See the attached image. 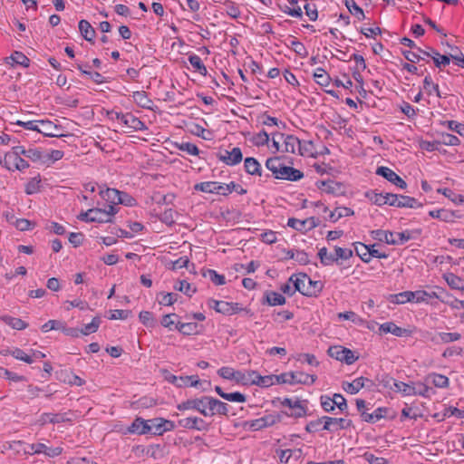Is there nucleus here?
I'll return each instance as SVG.
<instances>
[{
    "mask_svg": "<svg viewBox=\"0 0 464 464\" xmlns=\"http://www.w3.org/2000/svg\"><path fill=\"white\" fill-rule=\"evenodd\" d=\"M381 333L384 334H392L395 336H411L412 334V331L405 328H401L397 326L393 322H387L382 324L379 327Z\"/></svg>",
    "mask_w": 464,
    "mask_h": 464,
    "instance_id": "obj_16",
    "label": "nucleus"
},
{
    "mask_svg": "<svg viewBox=\"0 0 464 464\" xmlns=\"http://www.w3.org/2000/svg\"><path fill=\"white\" fill-rule=\"evenodd\" d=\"M266 166L276 179L296 181L304 177L303 172L299 169L285 166L279 157L268 159Z\"/></svg>",
    "mask_w": 464,
    "mask_h": 464,
    "instance_id": "obj_1",
    "label": "nucleus"
},
{
    "mask_svg": "<svg viewBox=\"0 0 464 464\" xmlns=\"http://www.w3.org/2000/svg\"><path fill=\"white\" fill-rule=\"evenodd\" d=\"M229 185L220 184L215 181H206L198 183L194 186L195 190L205 193H215L219 195H227L230 193Z\"/></svg>",
    "mask_w": 464,
    "mask_h": 464,
    "instance_id": "obj_5",
    "label": "nucleus"
},
{
    "mask_svg": "<svg viewBox=\"0 0 464 464\" xmlns=\"http://www.w3.org/2000/svg\"><path fill=\"white\" fill-rule=\"evenodd\" d=\"M344 4L349 12L358 20L362 21L365 18L362 9L355 3L354 0H344Z\"/></svg>",
    "mask_w": 464,
    "mask_h": 464,
    "instance_id": "obj_40",
    "label": "nucleus"
},
{
    "mask_svg": "<svg viewBox=\"0 0 464 464\" xmlns=\"http://www.w3.org/2000/svg\"><path fill=\"white\" fill-rule=\"evenodd\" d=\"M227 6V14L232 18H238L240 16V10L235 3L227 1L225 3Z\"/></svg>",
    "mask_w": 464,
    "mask_h": 464,
    "instance_id": "obj_63",
    "label": "nucleus"
},
{
    "mask_svg": "<svg viewBox=\"0 0 464 464\" xmlns=\"http://www.w3.org/2000/svg\"><path fill=\"white\" fill-rule=\"evenodd\" d=\"M430 216L434 218H439L445 222H452L457 218L455 212L446 209H437L430 211Z\"/></svg>",
    "mask_w": 464,
    "mask_h": 464,
    "instance_id": "obj_35",
    "label": "nucleus"
},
{
    "mask_svg": "<svg viewBox=\"0 0 464 464\" xmlns=\"http://www.w3.org/2000/svg\"><path fill=\"white\" fill-rule=\"evenodd\" d=\"M443 277L452 289L464 290L463 281L459 276L452 273H446Z\"/></svg>",
    "mask_w": 464,
    "mask_h": 464,
    "instance_id": "obj_39",
    "label": "nucleus"
},
{
    "mask_svg": "<svg viewBox=\"0 0 464 464\" xmlns=\"http://www.w3.org/2000/svg\"><path fill=\"white\" fill-rule=\"evenodd\" d=\"M179 425L185 429H194L201 430L204 428L205 421L198 417H188L179 420Z\"/></svg>",
    "mask_w": 464,
    "mask_h": 464,
    "instance_id": "obj_23",
    "label": "nucleus"
},
{
    "mask_svg": "<svg viewBox=\"0 0 464 464\" xmlns=\"http://www.w3.org/2000/svg\"><path fill=\"white\" fill-rule=\"evenodd\" d=\"M9 170H23L29 167L27 161L16 154H5L3 160L0 161Z\"/></svg>",
    "mask_w": 464,
    "mask_h": 464,
    "instance_id": "obj_8",
    "label": "nucleus"
},
{
    "mask_svg": "<svg viewBox=\"0 0 464 464\" xmlns=\"http://www.w3.org/2000/svg\"><path fill=\"white\" fill-rule=\"evenodd\" d=\"M39 128L38 132L44 134L47 137H60L63 136L62 134L58 133V130L60 128L53 124L50 121H39Z\"/></svg>",
    "mask_w": 464,
    "mask_h": 464,
    "instance_id": "obj_21",
    "label": "nucleus"
},
{
    "mask_svg": "<svg viewBox=\"0 0 464 464\" xmlns=\"http://www.w3.org/2000/svg\"><path fill=\"white\" fill-rule=\"evenodd\" d=\"M334 254H329L326 247H322L318 251V257L320 258V262L323 266H330L335 262V258H334Z\"/></svg>",
    "mask_w": 464,
    "mask_h": 464,
    "instance_id": "obj_49",
    "label": "nucleus"
},
{
    "mask_svg": "<svg viewBox=\"0 0 464 464\" xmlns=\"http://www.w3.org/2000/svg\"><path fill=\"white\" fill-rule=\"evenodd\" d=\"M386 408H378L372 413L362 412V420L366 422L374 423L386 416Z\"/></svg>",
    "mask_w": 464,
    "mask_h": 464,
    "instance_id": "obj_31",
    "label": "nucleus"
},
{
    "mask_svg": "<svg viewBox=\"0 0 464 464\" xmlns=\"http://www.w3.org/2000/svg\"><path fill=\"white\" fill-rule=\"evenodd\" d=\"M63 324H64V323L62 321L49 320L47 323H45L42 326V330L44 332H48L51 330H61L62 331V329H63Z\"/></svg>",
    "mask_w": 464,
    "mask_h": 464,
    "instance_id": "obj_58",
    "label": "nucleus"
},
{
    "mask_svg": "<svg viewBox=\"0 0 464 464\" xmlns=\"http://www.w3.org/2000/svg\"><path fill=\"white\" fill-rule=\"evenodd\" d=\"M250 376H255L253 384L260 387H270L275 383V375L261 376L256 371H250Z\"/></svg>",
    "mask_w": 464,
    "mask_h": 464,
    "instance_id": "obj_25",
    "label": "nucleus"
},
{
    "mask_svg": "<svg viewBox=\"0 0 464 464\" xmlns=\"http://www.w3.org/2000/svg\"><path fill=\"white\" fill-rule=\"evenodd\" d=\"M428 379H430L432 383L438 388H446L449 386V378L445 375L430 373Z\"/></svg>",
    "mask_w": 464,
    "mask_h": 464,
    "instance_id": "obj_47",
    "label": "nucleus"
},
{
    "mask_svg": "<svg viewBox=\"0 0 464 464\" xmlns=\"http://www.w3.org/2000/svg\"><path fill=\"white\" fill-rule=\"evenodd\" d=\"M176 329H178L183 334L189 335L198 332V324L196 323L178 322Z\"/></svg>",
    "mask_w": 464,
    "mask_h": 464,
    "instance_id": "obj_45",
    "label": "nucleus"
},
{
    "mask_svg": "<svg viewBox=\"0 0 464 464\" xmlns=\"http://www.w3.org/2000/svg\"><path fill=\"white\" fill-rule=\"evenodd\" d=\"M149 422L142 418H136L129 428L130 433L147 434L150 433Z\"/></svg>",
    "mask_w": 464,
    "mask_h": 464,
    "instance_id": "obj_26",
    "label": "nucleus"
},
{
    "mask_svg": "<svg viewBox=\"0 0 464 464\" xmlns=\"http://www.w3.org/2000/svg\"><path fill=\"white\" fill-rule=\"evenodd\" d=\"M435 56L433 57V62L437 67L446 66L450 64V56L448 55H442L440 53H433Z\"/></svg>",
    "mask_w": 464,
    "mask_h": 464,
    "instance_id": "obj_62",
    "label": "nucleus"
},
{
    "mask_svg": "<svg viewBox=\"0 0 464 464\" xmlns=\"http://www.w3.org/2000/svg\"><path fill=\"white\" fill-rule=\"evenodd\" d=\"M6 63L11 65L19 64L24 67H28L30 60L23 53L15 51L10 57L6 58Z\"/></svg>",
    "mask_w": 464,
    "mask_h": 464,
    "instance_id": "obj_34",
    "label": "nucleus"
},
{
    "mask_svg": "<svg viewBox=\"0 0 464 464\" xmlns=\"http://www.w3.org/2000/svg\"><path fill=\"white\" fill-rule=\"evenodd\" d=\"M324 425L323 430L329 431H336L338 430H345L352 425V420L344 418H333L324 416Z\"/></svg>",
    "mask_w": 464,
    "mask_h": 464,
    "instance_id": "obj_10",
    "label": "nucleus"
},
{
    "mask_svg": "<svg viewBox=\"0 0 464 464\" xmlns=\"http://www.w3.org/2000/svg\"><path fill=\"white\" fill-rule=\"evenodd\" d=\"M277 136L284 141V151L288 153L299 152L300 155H304L301 141L298 138L293 135H286L283 133L277 134Z\"/></svg>",
    "mask_w": 464,
    "mask_h": 464,
    "instance_id": "obj_11",
    "label": "nucleus"
},
{
    "mask_svg": "<svg viewBox=\"0 0 464 464\" xmlns=\"http://www.w3.org/2000/svg\"><path fill=\"white\" fill-rule=\"evenodd\" d=\"M79 30L86 41L92 42L95 36V30L88 21L81 20L79 22Z\"/></svg>",
    "mask_w": 464,
    "mask_h": 464,
    "instance_id": "obj_29",
    "label": "nucleus"
},
{
    "mask_svg": "<svg viewBox=\"0 0 464 464\" xmlns=\"http://www.w3.org/2000/svg\"><path fill=\"white\" fill-rule=\"evenodd\" d=\"M179 411L196 410L204 416H207V396L199 399L187 400L177 406Z\"/></svg>",
    "mask_w": 464,
    "mask_h": 464,
    "instance_id": "obj_7",
    "label": "nucleus"
},
{
    "mask_svg": "<svg viewBox=\"0 0 464 464\" xmlns=\"http://www.w3.org/2000/svg\"><path fill=\"white\" fill-rule=\"evenodd\" d=\"M327 353L330 357L344 362L348 365L353 364L358 359L352 350L339 345L329 347Z\"/></svg>",
    "mask_w": 464,
    "mask_h": 464,
    "instance_id": "obj_4",
    "label": "nucleus"
},
{
    "mask_svg": "<svg viewBox=\"0 0 464 464\" xmlns=\"http://www.w3.org/2000/svg\"><path fill=\"white\" fill-rule=\"evenodd\" d=\"M101 323L102 321L99 316L93 317L90 324H85L83 328L80 329L81 334L88 335L96 333L100 327Z\"/></svg>",
    "mask_w": 464,
    "mask_h": 464,
    "instance_id": "obj_42",
    "label": "nucleus"
},
{
    "mask_svg": "<svg viewBox=\"0 0 464 464\" xmlns=\"http://www.w3.org/2000/svg\"><path fill=\"white\" fill-rule=\"evenodd\" d=\"M149 422L150 433L154 435H162L164 429L162 428L163 418H154L147 420Z\"/></svg>",
    "mask_w": 464,
    "mask_h": 464,
    "instance_id": "obj_43",
    "label": "nucleus"
},
{
    "mask_svg": "<svg viewBox=\"0 0 464 464\" xmlns=\"http://www.w3.org/2000/svg\"><path fill=\"white\" fill-rule=\"evenodd\" d=\"M174 289L179 292H183L188 296L196 292V289L191 287V285L185 280H181L176 283Z\"/></svg>",
    "mask_w": 464,
    "mask_h": 464,
    "instance_id": "obj_54",
    "label": "nucleus"
},
{
    "mask_svg": "<svg viewBox=\"0 0 464 464\" xmlns=\"http://www.w3.org/2000/svg\"><path fill=\"white\" fill-rule=\"evenodd\" d=\"M423 88L427 92L428 94H431L434 91L438 97H441L440 92L439 90V85L432 82V80L430 76H426L423 81Z\"/></svg>",
    "mask_w": 464,
    "mask_h": 464,
    "instance_id": "obj_53",
    "label": "nucleus"
},
{
    "mask_svg": "<svg viewBox=\"0 0 464 464\" xmlns=\"http://www.w3.org/2000/svg\"><path fill=\"white\" fill-rule=\"evenodd\" d=\"M30 451L35 454L44 453V455L53 458L62 453V448H48L44 443H35L29 446Z\"/></svg>",
    "mask_w": 464,
    "mask_h": 464,
    "instance_id": "obj_19",
    "label": "nucleus"
},
{
    "mask_svg": "<svg viewBox=\"0 0 464 464\" xmlns=\"http://www.w3.org/2000/svg\"><path fill=\"white\" fill-rule=\"evenodd\" d=\"M219 305V313L223 314H235L238 313L241 308L237 303H228L225 301H221V304Z\"/></svg>",
    "mask_w": 464,
    "mask_h": 464,
    "instance_id": "obj_41",
    "label": "nucleus"
},
{
    "mask_svg": "<svg viewBox=\"0 0 464 464\" xmlns=\"http://www.w3.org/2000/svg\"><path fill=\"white\" fill-rule=\"evenodd\" d=\"M373 237L380 241H384L390 245L399 244V241L395 238V235L390 231L384 230H374L372 232Z\"/></svg>",
    "mask_w": 464,
    "mask_h": 464,
    "instance_id": "obj_28",
    "label": "nucleus"
},
{
    "mask_svg": "<svg viewBox=\"0 0 464 464\" xmlns=\"http://www.w3.org/2000/svg\"><path fill=\"white\" fill-rule=\"evenodd\" d=\"M366 378L360 377L353 380L352 382H346L343 384V390L351 394L357 393L364 386Z\"/></svg>",
    "mask_w": 464,
    "mask_h": 464,
    "instance_id": "obj_36",
    "label": "nucleus"
},
{
    "mask_svg": "<svg viewBox=\"0 0 464 464\" xmlns=\"http://www.w3.org/2000/svg\"><path fill=\"white\" fill-rule=\"evenodd\" d=\"M318 188L322 189L323 191L328 193V194H334V195H343L345 192L344 186L340 183L336 182L334 180H325V181H318L316 183Z\"/></svg>",
    "mask_w": 464,
    "mask_h": 464,
    "instance_id": "obj_15",
    "label": "nucleus"
},
{
    "mask_svg": "<svg viewBox=\"0 0 464 464\" xmlns=\"http://www.w3.org/2000/svg\"><path fill=\"white\" fill-rule=\"evenodd\" d=\"M0 320L15 330H24L28 326L22 319L14 318L10 315H2L0 316Z\"/></svg>",
    "mask_w": 464,
    "mask_h": 464,
    "instance_id": "obj_32",
    "label": "nucleus"
},
{
    "mask_svg": "<svg viewBox=\"0 0 464 464\" xmlns=\"http://www.w3.org/2000/svg\"><path fill=\"white\" fill-rule=\"evenodd\" d=\"M219 160L223 161L227 165L233 166L241 162L243 155L239 148H233L231 151H225V154H219L218 156Z\"/></svg>",
    "mask_w": 464,
    "mask_h": 464,
    "instance_id": "obj_17",
    "label": "nucleus"
},
{
    "mask_svg": "<svg viewBox=\"0 0 464 464\" xmlns=\"http://www.w3.org/2000/svg\"><path fill=\"white\" fill-rule=\"evenodd\" d=\"M292 384H313L316 381V375L308 374L302 372H289Z\"/></svg>",
    "mask_w": 464,
    "mask_h": 464,
    "instance_id": "obj_22",
    "label": "nucleus"
},
{
    "mask_svg": "<svg viewBox=\"0 0 464 464\" xmlns=\"http://www.w3.org/2000/svg\"><path fill=\"white\" fill-rule=\"evenodd\" d=\"M70 413H44L41 415L39 422L41 425H44L47 422L50 423H61L72 421V417H70Z\"/></svg>",
    "mask_w": 464,
    "mask_h": 464,
    "instance_id": "obj_18",
    "label": "nucleus"
},
{
    "mask_svg": "<svg viewBox=\"0 0 464 464\" xmlns=\"http://www.w3.org/2000/svg\"><path fill=\"white\" fill-rule=\"evenodd\" d=\"M25 157L33 161H44V157L41 150L30 148L26 150Z\"/></svg>",
    "mask_w": 464,
    "mask_h": 464,
    "instance_id": "obj_59",
    "label": "nucleus"
},
{
    "mask_svg": "<svg viewBox=\"0 0 464 464\" xmlns=\"http://www.w3.org/2000/svg\"><path fill=\"white\" fill-rule=\"evenodd\" d=\"M133 101L141 108L150 109L152 101L148 98L144 91L134 92L132 94Z\"/></svg>",
    "mask_w": 464,
    "mask_h": 464,
    "instance_id": "obj_30",
    "label": "nucleus"
},
{
    "mask_svg": "<svg viewBox=\"0 0 464 464\" xmlns=\"http://www.w3.org/2000/svg\"><path fill=\"white\" fill-rule=\"evenodd\" d=\"M246 171L250 175H261V166L255 158H246L245 160Z\"/></svg>",
    "mask_w": 464,
    "mask_h": 464,
    "instance_id": "obj_38",
    "label": "nucleus"
},
{
    "mask_svg": "<svg viewBox=\"0 0 464 464\" xmlns=\"http://www.w3.org/2000/svg\"><path fill=\"white\" fill-rule=\"evenodd\" d=\"M354 214L353 210L346 207H337L330 212L329 218L333 222H336L338 219L343 217H350Z\"/></svg>",
    "mask_w": 464,
    "mask_h": 464,
    "instance_id": "obj_33",
    "label": "nucleus"
},
{
    "mask_svg": "<svg viewBox=\"0 0 464 464\" xmlns=\"http://www.w3.org/2000/svg\"><path fill=\"white\" fill-rule=\"evenodd\" d=\"M188 61L193 68L196 69L201 75L205 76L208 73L207 68L201 61V58L197 54L189 55Z\"/></svg>",
    "mask_w": 464,
    "mask_h": 464,
    "instance_id": "obj_44",
    "label": "nucleus"
},
{
    "mask_svg": "<svg viewBox=\"0 0 464 464\" xmlns=\"http://www.w3.org/2000/svg\"><path fill=\"white\" fill-rule=\"evenodd\" d=\"M355 251L363 262L369 263L371 261L370 248L366 245L356 243Z\"/></svg>",
    "mask_w": 464,
    "mask_h": 464,
    "instance_id": "obj_48",
    "label": "nucleus"
},
{
    "mask_svg": "<svg viewBox=\"0 0 464 464\" xmlns=\"http://www.w3.org/2000/svg\"><path fill=\"white\" fill-rule=\"evenodd\" d=\"M266 301L270 305H282L285 303V298L276 292H268L266 295Z\"/></svg>",
    "mask_w": 464,
    "mask_h": 464,
    "instance_id": "obj_50",
    "label": "nucleus"
},
{
    "mask_svg": "<svg viewBox=\"0 0 464 464\" xmlns=\"http://www.w3.org/2000/svg\"><path fill=\"white\" fill-rule=\"evenodd\" d=\"M179 149L182 151H186L190 155H198L199 150L198 147L190 142H182L178 145Z\"/></svg>",
    "mask_w": 464,
    "mask_h": 464,
    "instance_id": "obj_60",
    "label": "nucleus"
},
{
    "mask_svg": "<svg viewBox=\"0 0 464 464\" xmlns=\"http://www.w3.org/2000/svg\"><path fill=\"white\" fill-rule=\"evenodd\" d=\"M99 194L105 201L113 207L121 202V197H122L121 191L110 188L105 189L101 188Z\"/></svg>",
    "mask_w": 464,
    "mask_h": 464,
    "instance_id": "obj_20",
    "label": "nucleus"
},
{
    "mask_svg": "<svg viewBox=\"0 0 464 464\" xmlns=\"http://www.w3.org/2000/svg\"><path fill=\"white\" fill-rule=\"evenodd\" d=\"M117 213V208L109 205L108 209L99 208H90L85 212H82L78 216V219L85 222L108 223L111 222L112 217Z\"/></svg>",
    "mask_w": 464,
    "mask_h": 464,
    "instance_id": "obj_3",
    "label": "nucleus"
},
{
    "mask_svg": "<svg viewBox=\"0 0 464 464\" xmlns=\"http://www.w3.org/2000/svg\"><path fill=\"white\" fill-rule=\"evenodd\" d=\"M156 405V401L153 398L143 397L137 401L132 402L135 409H148Z\"/></svg>",
    "mask_w": 464,
    "mask_h": 464,
    "instance_id": "obj_51",
    "label": "nucleus"
},
{
    "mask_svg": "<svg viewBox=\"0 0 464 464\" xmlns=\"http://www.w3.org/2000/svg\"><path fill=\"white\" fill-rule=\"evenodd\" d=\"M116 119L119 120L126 128L132 129L135 130H146V125L138 118H136L131 113H119L113 112Z\"/></svg>",
    "mask_w": 464,
    "mask_h": 464,
    "instance_id": "obj_9",
    "label": "nucleus"
},
{
    "mask_svg": "<svg viewBox=\"0 0 464 464\" xmlns=\"http://www.w3.org/2000/svg\"><path fill=\"white\" fill-rule=\"evenodd\" d=\"M289 281L295 285V290L306 296L316 295L322 289L320 282L311 280L305 274L293 275Z\"/></svg>",
    "mask_w": 464,
    "mask_h": 464,
    "instance_id": "obj_2",
    "label": "nucleus"
},
{
    "mask_svg": "<svg viewBox=\"0 0 464 464\" xmlns=\"http://www.w3.org/2000/svg\"><path fill=\"white\" fill-rule=\"evenodd\" d=\"M338 318L343 319V320H351L352 322L362 324L363 323V320L357 316V314L353 311H347L343 313L338 314Z\"/></svg>",
    "mask_w": 464,
    "mask_h": 464,
    "instance_id": "obj_57",
    "label": "nucleus"
},
{
    "mask_svg": "<svg viewBox=\"0 0 464 464\" xmlns=\"http://www.w3.org/2000/svg\"><path fill=\"white\" fill-rule=\"evenodd\" d=\"M160 295H162V298L159 301V303L161 305H171L178 299V295L174 294V293H167V294L161 293Z\"/></svg>",
    "mask_w": 464,
    "mask_h": 464,
    "instance_id": "obj_61",
    "label": "nucleus"
},
{
    "mask_svg": "<svg viewBox=\"0 0 464 464\" xmlns=\"http://www.w3.org/2000/svg\"><path fill=\"white\" fill-rule=\"evenodd\" d=\"M275 422H276V418L272 415H268V416L253 420L251 422L250 427L255 430H258L263 428L271 426V425L275 424Z\"/></svg>",
    "mask_w": 464,
    "mask_h": 464,
    "instance_id": "obj_37",
    "label": "nucleus"
},
{
    "mask_svg": "<svg viewBox=\"0 0 464 464\" xmlns=\"http://www.w3.org/2000/svg\"><path fill=\"white\" fill-rule=\"evenodd\" d=\"M461 338L459 333H440L430 337V341L434 343H448L458 341Z\"/></svg>",
    "mask_w": 464,
    "mask_h": 464,
    "instance_id": "obj_24",
    "label": "nucleus"
},
{
    "mask_svg": "<svg viewBox=\"0 0 464 464\" xmlns=\"http://www.w3.org/2000/svg\"><path fill=\"white\" fill-rule=\"evenodd\" d=\"M314 77L315 82L321 86L329 85L331 81L329 74L323 68H317L314 73Z\"/></svg>",
    "mask_w": 464,
    "mask_h": 464,
    "instance_id": "obj_46",
    "label": "nucleus"
},
{
    "mask_svg": "<svg viewBox=\"0 0 464 464\" xmlns=\"http://www.w3.org/2000/svg\"><path fill=\"white\" fill-rule=\"evenodd\" d=\"M389 205L397 208H421L422 204L418 202L417 199L409 196L388 194Z\"/></svg>",
    "mask_w": 464,
    "mask_h": 464,
    "instance_id": "obj_6",
    "label": "nucleus"
},
{
    "mask_svg": "<svg viewBox=\"0 0 464 464\" xmlns=\"http://www.w3.org/2000/svg\"><path fill=\"white\" fill-rule=\"evenodd\" d=\"M139 318H140V322L146 326H153L154 325L153 315L149 311H141L139 314Z\"/></svg>",
    "mask_w": 464,
    "mask_h": 464,
    "instance_id": "obj_64",
    "label": "nucleus"
},
{
    "mask_svg": "<svg viewBox=\"0 0 464 464\" xmlns=\"http://www.w3.org/2000/svg\"><path fill=\"white\" fill-rule=\"evenodd\" d=\"M334 251V258H335V262L339 259L347 260L353 256V251L349 248L335 246Z\"/></svg>",
    "mask_w": 464,
    "mask_h": 464,
    "instance_id": "obj_56",
    "label": "nucleus"
},
{
    "mask_svg": "<svg viewBox=\"0 0 464 464\" xmlns=\"http://www.w3.org/2000/svg\"><path fill=\"white\" fill-rule=\"evenodd\" d=\"M376 174L383 177L388 181L401 188H406L407 187L406 182L388 167L382 166L377 168Z\"/></svg>",
    "mask_w": 464,
    "mask_h": 464,
    "instance_id": "obj_12",
    "label": "nucleus"
},
{
    "mask_svg": "<svg viewBox=\"0 0 464 464\" xmlns=\"http://www.w3.org/2000/svg\"><path fill=\"white\" fill-rule=\"evenodd\" d=\"M438 192L443 194L456 204L464 202V197L462 195H457L450 188H439Z\"/></svg>",
    "mask_w": 464,
    "mask_h": 464,
    "instance_id": "obj_55",
    "label": "nucleus"
},
{
    "mask_svg": "<svg viewBox=\"0 0 464 464\" xmlns=\"http://www.w3.org/2000/svg\"><path fill=\"white\" fill-rule=\"evenodd\" d=\"M385 386H389L395 392H401L404 396H414L416 393V388L413 386V383L398 382L393 378H389Z\"/></svg>",
    "mask_w": 464,
    "mask_h": 464,
    "instance_id": "obj_13",
    "label": "nucleus"
},
{
    "mask_svg": "<svg viewBox=\"0 0 464 464\" xmlns=\"http://www.w3.org/2000/svg\"><path fill=\"white\" fill-rule=\"evenodd\" d=\"M227 403L213 397L207 396V416H213L216 413L227 415Z\"/></svg>",
    "mask_w": 464,
    "mask_h": 464,
    "instance_id": "obj_14",
    "label": "nucleus"
},
{
    "mask_svg": "<svg viewBox=\"0 0 464 464\" xmlns=\"http://www.w3.org/2000/svg\"><path fill=\"white\" fill-rule=\"evenodd\" d=\"M414 299L413 292L405 291L400 294L390 295L388 296L389 302L397 304H402L408 302H412Z\"/></svg>",
    "mask_w": 464,
    "mask_h": 464,
    "instance_id": "obj_27",
    "label": "nucleus"
},
{
    "mask_svg": "<svg viewBox=\"0 0 464 464\" xmlns=\"http://www.w3.org/2000/svg\"><path fill=\"white\" fill-rule=\"evenodd\" d=\"M251 141L255 146H264L268 143L269 135L266 130H262L254 135L251 139Z\"/></svg>",
    "mask_w": 464,
    "mask_h": 464,
    "instance_id": "obj_52",
    "label": "nucleus"
}]
</instances>
